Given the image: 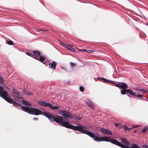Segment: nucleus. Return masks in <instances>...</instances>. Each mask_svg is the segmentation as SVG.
Segmentation results:
<instances>
[{
    "label": "nucleus",
    "mask_w": 148,
    "mask_h": 148,
    "mask_svg": "<svg viewBox=\"0 0 148 148\" xmlns=\"http://www.w3.org/2000/svg\"><path fill=\"white\" fill-rule=\"evenodd\" d=\"M43 63L44 64H45V63H46V61H45V62H43Z\"/></svg>",
    "instance_id": "obj_40"
},
{
    "label": "nucleus",
    "mask_w": 148,
    "mask_h": 148,
    "mask_svg": "<svg viewBox=\"0 0 148 148\" xmlns=\"http://www.w3.org/2000/svg\"><path fill=\"white\" fill-rule=\"evenodd\" d=\"M6 88L7 89H8V88H7V87H6Z\"/></svg>",
    "instance_id": "obj_42"
},
{
    "label": "nucleus",
    "mask_w": 148,
    "mask_h": 148,
    "mask_svg": "<svg viewBox=\"0 0 148 148\" xmlns=\"http://www.w3.org/2000/svg\"><path fill=\"white\" fill-rule=\"evenodd\" d=\"M132 128H128L127 126H125L124 127V129L125 130H126L127 131H129Z\"/></svg>",
    "instance_id": "obj_26"
},
{
    "label": "nucleus",
    "mask_w": 148,
    "mask_h": 148,
    "mask_svg": "<svg viewBox=\"0 0 148 148\" xmlns=\"http://www.w3.org/2000/svg\"><path fill=\"white\" fill-rule=\"evenodd\" d=\"M138 126V125H133L132 126V128H135L137 127Z\"/></svg>",
    "instance_id": "obj_38"
},
{
    "label": "nucleus",
    "mask_w": 148,
    "mask_h": 148,
    "mask_svg": "<svg viewBox=\"0 0 148 148\" xmlns=\"http://www.w3.org/2000/svg\"><path fill=\"white\" fill-rule=\"evenodd\" d=\"M142 147L145 148H148V145H144L142 146Z\"/></svg>",
    "instance_id": "obj_35"
},
{
    "label": "nucleus",
    "mask_w": 148,
    "mask_h": 148,
    "mask_svg": "<svg viewBox=\"0 0 148 148\" xmlns=\"http://www.w3.org/2000/svg\"><path fill=\"white\" fill-rule=\"evenodd\" d=\"M136 96L138 98H142L143 97H144V96L143 95L139 94L137 95Z\"/></svg>",
    "instance_id": "obj_29"
},
{
    "label": "nucleus",
    "mask_w": 148,
    "mask_h": 148,
    "mask_svg": "<svg viewBox=\"0 0 148 148\" xmlns=\"http://www.w3.org/2000/svg\"><path fill=\"white\" fill-rule=\"evenodd\" d=\"M22 101L23 104L27 106H30L31 105V103L27 101H26L25 100H22Z\"/></svg>",
    "instance_id": "obj_17"
},
{
    "label": "nucleus",
    "mask_w": 148,
    "mask_h": 148,
    "mask_svg": "<svg viewBox=\"0 0 148 148\" xmlns=\"http://www.w3.org/2000/svg\"><path fill=\"white\" fill-rule=\"evenodd\" d=\"M85 102L88 106H89L91 108H93L94 106L93 104L91 101L89 100H88L85 101Z\"/></svg>",
    "instance_id": "obj_11"
},
{
    "label": "nucleus",
    "mask_w": 148,
    "mask_h": 148,
    "mask_svg": "<svg viewBox=\"0 0 148 148\" xmlns=\"http://www.w3.org/2000/svg\"><path fill=\"white\" fill-rule=\"evenodd\" d=\"M0 96L8 102L12 103L15 106H21L20 104L14 101L9 96L7 92L3 90V87L0 86Z\"/></svg>",
    "instance_id": "obj_3"
},
{
    "label": "nucleus",
    "mask_w": 148,
    "mask_h": 148,
    "mask_svg": "<svg viewBox=\"0 0 148 148\" xmlns=\"http://www.w3.org/2000/svg\"><path fill=\"white\" fill-rule=\"evenodd\" d=\"M33 53L36 56H39L40 55V53L38 51L35 50L33 51Z\"/></svg>",
    "instance_id": "obj_18"
},
{
    "label": "nucleus",
    "mask_w": 148,
    "mask_h": 148,
    "mask_svg": "<svg viewBox=\"0 0 148 148\" xmlns=\"http://www.w3.org/2000/svg\"><path fill=\"white\" fill-rule=\"evenodd\" d=\"M101 130L103 133L109 135H111L112 134V132L110 130L106 129L104 128H101Z\"/></svg>",
    "instance_id": "obj_8"
},
{
    "label": "nucleus",
    "mask_w": 148,
    "mask_h": 148,
    "mask_svg": "<svg viewBox=\"0 0 148 148\" xmlns=\"http://www.w3.org/2000/svg\"><path fill=\"white\" fill-rule=\"evenodd\" d=\"M42 106H48L49 107V106H51V104L47 103L44 101H40L38 102Z\"/></svg>",
    "instance_id": "obj_9"
},
{
    "label": "nucleus",
    "mask_w": 148,
    "mask_h": 148,
    "mask_svg": "<svg viewBox=\"0 0 148 148\" xmlns=\"http://www.w3.org/2000/svg\"><path fill=\"white\" fill-rule=\"evenodd\" d=\"M79 89L80 91L83 92L84 90V88L83 87L80 86L79 88Z\"/></svg>",
    "instance_id": "obj_27"
},
{
    "label": "nucleus",
    "mask_w": 148,
    "mask_h": 148,
    "mask_svg": "<svg viewBox=\"0 0 148 148\" xmlns=\"http://www.w3.org/2000/svg\"><path fill=\"white\" fill-rule=\"evenodd\" d=\"M23 92L26 95H29V93H28L27 91L25 90H23Z\"/></svg>",
    "instance_id": "obj_30"
},
{
    "label": "nucleus",
    "mask_w": 148,
    "mask_h": 148,
    "mask_svg": "<svg viewBox=\"0 0 148 148\" xmlns=\"http://www.w3.org/2000/svg\"><path fill=\"white\" fill-rule=\"evenodd\" d=\"M148 128L147 127H145L143 128L142 130V132L144 133H145L148 130Z\"/></svg>",
    "instance_id": "obj_22"
},
{
    "label": "nucleus",
    "mask_w": 148,
    "mask_h": 148,
    "mask_svg": "<svg viewBox=\"0 0 148 148\" xmlns=\"http://www.w3.org/2000/svg\"><path fill=\"white\" fill-rule=\"evenodd\" d=\"M139 90L141 91L143 94H144L145 93L148 92V91L145 90L144 89H138Z\"/></svg>",
    "instance_id": "obj_21"
},
{
    "label": "nucleus",
    "mask_w": 148,
    "mask_h": 148,
    "mask_svg": "<svg viewBox=\"0 0 148 148\" xmlns=\"http://www.w3.org/2000/svg\"><path fill=\"white\" fill-rule=\"evenodd\" d=\"M95 51H94V50H87L86 52H87L88 53H92L94 52Z\"/></svg>",
    "instance_id": "obj_28"
},
{
    "label": "nucleus",
    "mask_w": 148,
    "mask_h": 148,
    "mask_svg": "<svg viewBox=\"0 0 148 148\" xmlns=\"http://www.w3.org/2000/svg\"><path fill=\"white\" fill-rule=\"evenodd\" d=\"M70 64L71 65V66H76V64L74 63H73V62H71L70 63Z\"/></svg>",
    "instance_id": "obj_34"
},
{
    "label": "nucleus",
    "mask_w": 148,
    "mask_h": 148,
    "mask_svg": "<svg viewBox=\"0 0 148 148\" xmlns=\"http://www.w3.org/2000/svg\"><path fill=\"white\" fill-rule=\"evenodd\" d=\"M72 116H73L72 119L74 118L76 120H80L81 119V118L79 117L78 116H77L76 115H75L74 114L73 115L72 114Z\"/></svg>",
    "instance_id": "obj_19"
},
{
    "label": "nucleus",
    "mask_w": 148,
    "mask_h": 148,
    "mask_svg": "<svg viewBox=\"0 0 148 148\" xmlns=\"http://www.w3.org/2000/svg\"><path fill=\"white\" fill-rule=\"evenodd\" d=\"M34 58L38 60H39L40 62L45 61V57L44 56H40L39 58H38L36 57H34Z\"/></svg>",
    "instance_id": "obj_14"
},
{
    "label": "nucleus",
    "mask_w": 148,
    "mask_h": 148,
    "mask_svg": "<svg viewBox=\"0 0 148 148\" xmlns=\"http://www.w3.org/2000/svg\"><path fill=\"white\" fill-rule=\"evenodd\" d=\"M136 131H137V130H135V131H134V132H136Z\"/></svg>",
    "instance_id": "obj_41"
},
{
    "label": "nucleus",
    "mask_w": 148,
    "mask_h": 148,
    "mask_svg": "<svg viewBox=\"0 0 148 148\" xmlns=\"http://www.w3.org/2000/svg\"><path fill=\"white\" fill-rule=\"evenodd\" d=\"M114 125L116 127H120L122 126V124L114 123Z\"/></svg>",
    "instance_id": "obj_24"
},
{
    "label": "nucleus",
    "mask_w": 148,
    "mask_h": 148,
    "mask_svg": "<svg viewBox=\"0 0 148 148\" xmlns=\"http://www.w3.org/2000/svg\"><path fill=\"white\" fill-rule=\"evenodd\" d=\"M101 141L109 142L112 143L115 145L122 148H131L127 145L122 144L120 142H119L115 139H111L110 137H107L106 136L101 137Z\"/></svg>",
    "instance_id": "obj_4"
},
{
    "label": "nucleus",
    "mask_w": 148,
    "mask_h": 148,
    "mask_svg": "<svg viewBox=\"0 0 148 148\" xmlns=\"http://www.w3.org/2000/svg\"><path fill=\"white\" fill-rule=\"evenodd\" d=\"M7 44L10 45H13L14 42L10 40L8 41Z\"/></svg>",
    "instance_id": "obj_25"
},
{
    "label": "nucleus",
    "mask_w": 148,
    "mask_h": 148,
    "mask_svg": "<svg viewBox=\"0 0 148 148\" xmlns=\"http://www.w3.org/2000/svg\"><path fill=\"white\" fill-rule=\"evenodd\" d=\"M127 90V92L129 93L131 95H132V96H136V94L135 93L133 92L132 90H131L130 89H126Z\"/></svg>",
    "instance_id": "obj_16"
},
{
    "label": "nucleus",
    "mask_w": 148,
    "mask_h": 148,
    "mask_svg": "<svg viewBox=\"0 0 148 148\" xmlns=\"http://www.w3.org/2000/svg\"><path fill=\"white\" fill-rule=\"evenodd\" d=\"M26 54L29 56H31L32 57H33V56L34 57V55L33 54L31 55L28 52L26 53Z\"/></svg>",
    "instance_id": "obj_32"
},
{
    "label": "nucleus",
    "mask_w": 148,
    "mask_h": 148,
    "mask_svg": "<svg viewBox=\"0 0 148 148\" xmlns=\"http://www.w3.org/2000/svg\"><path fill=\"white\" fill-rule=\"evenodd\" d=\"M65 47L71 51H75V49L69 45H66Z\"/></svg>",
    "instance_id": "obj_15"
},
{
    "label": "nucleus",
    "mask_w": 148,
    "mask_h": 148,
    "mask_svg": "<svg viewBox=\"0 0 148 148\" xmlns=\"http://www.w3.org/2000/svg\"><path fill=\"white\" fill-rule=\"evenodd\" d=\"M49 107L52 109L56 110V109H57L58 108H59V107L57 106H53L51 104V106H49Z\"/></svg>",
    "instance_id": "obj_20"
},
{
    "label": "nucleus",
    "mask_w": 148,
    "mask_h": 148,
    "mask_svg": "<svg viewBox=\"0 0 148 148\" xmlns=\"http://www.w3.org/2000/svg\"><path fill=\"white\" fill-rule=\"evenodd\" d=\"M38 119L37 118H34L33 119V120H37Z\"/></svg>",
    "instance_id": "obj_39"
},
{
    "label": "nucleus",
    "mask_w": 148,
    "mask_h": 148,
    "mask_svg": "<svg viewBox=\"0 0 148 148\" xmlns=\"http://www.w3.org/2000/svg\"><path fill=\"white\" fill-rule=\"evenodd\" d=\"M121 141L122 142L127 145H130V142L128 141L127 139L121 138Z\"/></svg>",
    "instance_id": "obj_10"
},
{
    "label": "nucleus",
    "mask_w": 148,
    "mask_h": 148,
    "mask_svg": "<svg viewBox=\"0 0 148 148\" xmlns=\"http://www.w3.org/2000/svg\"><path fill=\"white\" fill-rule=\"evenodd\" d=\"M48 31V30H45V29H38V32H40V31L44 32V31Z\"/></svg>",
    "instance_id": "obj_31"
},
{
    "label": "nucleus",
    "mask_w": 148,
    "mask_h": 148,
    "mask_svg": "<svg viewBox=\"0 0 148 148\" xmlns=\"http://www.w3.org/2000/svg\"><path fill=\"white\" fill-rule=\"evenodd\" d=\"M61 44L63 45V46H64L65 47V45H66V44H65L64 42H62V43H61Z\"/></svg>",
    "instance_id": "obj_37"
},
{
    "label": "nucleus",
    "mask_w": 148,
    "mask_h": 148,
    "mask_svg": "<svg viewBox=\"0 0 148 148\" xmlns=\"http://www.w3.org/2000/svg\"><path fill=\"white\" fill-rule=\"evenodd\" d=\"M21 108L24 111L31 114H33L36 115L40 114L43 115L47 117L49 120L54 121L56 123H59L62 126L66 127L68 122L64 121V118L62 117L57 116L56 117H54L51 114L46 112L43 113L40 110L32 107H28L25 106H21Z\"/></svg>",
    "instance_id": "obj_1"
},
{
    "label": "nucleus",
    "mask_w": 148,
    "mask_h": 148,
    "mask_svg": "<svg viewBox=\"0 0 148 148\" xmlns=\"http://www.w3.org/2000/svg\"><path fill=\"white\" fill-rule=\"evenodd\" d=\"M4 82V80L2 77L0 76V82L3 83Z\"/></svg>",
    "instance_id": "obj_33"
},
{
    "label": "nucleus",
    "mask_w": 148,
    "mask_h": 148,
    "mask_svg": "<svg viewBox=\"0 0 148 148\" xmlns=\"http://www.w3.org/2000/svg\"><path fill=\"white\" fill-rule=\"evenodd\" d=\"M121 92L122 94L125 95L126 94V92H127L126 89H123L121 90Z\"/></svg>",
    "instance_id": "obj_23"
},
{
    "label": "nucleus",
    "mask_w": 148,
    "mask_h": 148,
    "mask_svg": "<svg viewBox=\"0 0 148 148\" xmlns=\"http://www.w3.org/2000/svg\"><path fill=\"white\" fill-rule=\"evenodd\" d=\"M59 114L62 116L65 117L72 119L73 116L72 114L70 113H68L66 111L64 110H61L59 111Z\"/></svg>",
    "instance_id": "obj_5"
},
{
    "label": "nucleus",
    "mask_w": 148,
    "mask_h": 148,
    "mask_svg": "<svg viewBox=\"0 0 148 148\" xmlns=\"http://www.w3.org/2000/svg\"><path fill=\"white\" fill-rule=\"evenodd\" d=\"M66 128L74 130H77L81 132L82 133L85 134L90 137L94 138L95 141L100 142L101 141V137L99 138V135L98 133H95L84 129L86 127L82 125H79L76 126L70 124L68 122Z\"/></svg>",
    "instance_id": "obj_2"
},
{
    "label": "nucleus",
    "mask_w": 148,
    "mask_h": 148,
    "mask_svg": "<svg viewBox=\"0 0 148 148\" xmlns=\"http://www.w3.org/2000/svg\"><path fill=\"white\" fill-rule=\"evenodd\" d=\"M127 84L121 82L120 88L123 89H125L128 88Z\"/></svg>",
    "instance_id": "obj_13"
},
{
    "label": "nucleus",
    "mask_w": 148,
    "mask_h": 148,
    "mask_svg": "<svg viewBox=\"0 0 148 148\" xmlns=\"http://www.w3.org/2000/svg\"><path fill=\"white\" fill-rule=\"evenodd\" d=\"M98 79L99 80H104V81L107 82L112 83L113 84H115L116 85V87L119 88H120L121 82H120L118 83H116L114 82L112 80H108L104 78H99Z\"/></svg>",
    "instance_id": "obj_6"
},
{
    "label": "nucleus",
    "mask_w": 148,
    "mask_h": 148,
    "mask_svg": "<svg viewBox=\"0 0 148 148\" xmlns=\"http://www.w3.org/2000/svg\"><path fill=\"white\" fill-rule=\"evenodd\" d=\"M20 92L16 90H13V95L14 97L16 98H21Z\"/></svg>",
    "instance_id": "obj_7"
},
{
    "label": "nucleus",
    "mask_w": 148,
    "mask_h": 148,
    "mask_svg": "<svg viewBox=\"0 0 148 148\" xmlns=\"http://www.w3.org/2000/svg\"><path fill=\"white\" fill-rule=\"evenodd\" d=\"M56 65V63L53 61V62L51 64H49V67L52 69H55Z\"/></svg>",
    "instance_id": "obj_12"
},
{
    "label": "nucleus",
    "mask_w": 148,
    "mask_h": 148,
    "mask_svg": "<svg viewBox=\"0 0 148 148\" xmlns=\"http://www.w3.org/2000/svg\"><path fill=\"white\" fill-rule=\"evenodd\" d=\"M79 51H84L86 52L87 51V50L85 49H81L79 50Z\"/></svg>",
    "instance_id": "obj_36"
}]
</instances>
